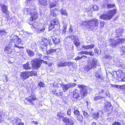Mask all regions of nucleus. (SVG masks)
<instances>
[{"instance_id":"63","label":"nucleus","mask_w":125,"mask_h":125,"mask_svg":"<svg viewBox=\"0 0 125 125\" xmlns=\"http://www.w3.org/2000/svg\"><path fill=\"white\" fill-rule=\"evenodd\" d=\"M31 122L32 124H35L36 125H37L38 124V123L37 122L33 121L32 122Z\"/></svg>"},{"instance_id":"56","label":"nucleus","mask_w":125,"mask_h":125,"mask_svg":"<svg viewBox=\"0 0 125 125\" xmlns=\"http://www.w3.org/2000/svg\"><path fill=\"white\" fill-rule=\"evenodd\" d=\"M113 125H121V124L119 122H115L113 123Z\"/></svg>"},{"instance_id":"47","label":"nucleus","mask_w":125,"mask_h":125,"mask_svg":"<svg viewBox=\"0 0 125 125\" xmlns=\"http://www.w3.org/2000/svg\"><path fill=\"white\" fill-rule=\"evenodd\" d=\"M115 73H114V74L115 75V74L116 77H118V78H119V77H120V73L118 71H115Z\"/></svg>"},{"instance_id":"28","label":"nucleus","mask_w":125,"mask_h":125,"mask_svg":"<svg viewBox=\"0 0 125 125\" xmlns=\"http://www.w3.org/2000/svg\"><path fill=\"white\" fill-rule=\"evenodd\" d=\"M50 23L52 24L54 26L59 25L58 21L56 19L52 20V21H51Z\"/></svg>"},{"instance_id":"23","label":"nucleus","mask_w":125,"mask_h":125,"mask_svg":"<svg viewBox=\"0 0 125 125\" xmlns=\"http://www.w3.org/2000/svg\"><path fill=\"white\" fill-rule=\"evenodd\" d=\"M2 11L5 13L6 14L8 12V7L5 5H2L1 6Z\"/></svg>"},{"instance_id":"4","label":"nucleus","mask_w":125,"mask_h":125,"mask_svg":"<svg viewBox=\"0 0 125 125\" xmlns=\"http://www.w3.org/2000/svg\"><path fill=\"white\" fill-rule=\"evenodd\" d=\"M125 40L122 38H119L117 41L113 39H110L108 40V43L109 45L111 47L115 48L117 45L120 43H122Z\"/></svg>"},{"instance_id":"14","label":"nucleus","mask_w":125,"mask_h":125,"mask_svg":"<svg viewBox=\"0 0 125 125\" xmlns=\"http://www.w3.org/2000/svg\"><path fill=\"white\" fill-rule=\"evenodd\" d=\"M20 76L21 78L24 80L29 77V72L28 71L23 72L21 73Z\"/></svg>"},{"instance_id":"40","label":"nucleus","mask_w":125,"mask_h":125,"mask_svg":"<svg viewBox=\"0 0 125 125\" xmlns=\"http://www.w3.org/2000/svg\"><path fill=\"white\" fill-rule=\"evenodd\" d=\"M109 0H104V4H102L103 6L105 7L106 5L109 3Z\"/></svg>"},{"instance_id":"61","label":"nucleus","mask_w":125,"mask_h":125,"mask_svg":"<svg viewBox=\"0 0 125 125\" xmlns=\"http://www.w3.org/2000/svg\"><path fill=\"white\" fill-rule=\"evenodd\" d=\"M100 74H99L98 72H96L95 74V76L96 78H97L98 77V76L100 75Z\"/></svg>"},{"instance_id":"9","label":"nucleus","mask_w":125,"mask_h":125,"mask_svg":"<svg viewBox=\"0 0 125 125\" xmlns=\"http://www.w3.org/2000/svg\"><path fill=\"white\" fill-rule=\"evenodd\" d=\"M90 64V65H88L87 67L88 70H91L93 68H95L96 66L99 65V62L96 60L94 59L91 62Z\"/></svg>"},{"instance_id":"1","label":"nucleus","mask_w":125,"mask_h":125,"mask_svg":"<svg viewBox=\"0 0 125 125\" xmlns=\"http://www.w3.org/2000/svg\"><path fill=\"white\" fill-rule=\"evenodd\" d=\"M99 23L98 20L94 19L83 21L81 25L83 26H86L89 30H92L94 28L98 26Z\"/></svg>"},{"instance_id":"19","label":"nucleus","mask_w":125,"mask_h":125,"mask_svg":"<svg viewBox=\"0 0 125 125\" xmlns=\"http://www.w3.org/2000/svg\"><path fill=\"white\" fill-rule=\"evenodd\" d=\"M31 20H35L38 18V15L37 13L35 12V10L34 12H33L31 14Z\"/></svg>"},{"instance_id":"7","label":"nucleus","mask_w":125,"mask_h":125,"mask_svg":"<svg viewBox=\"0 0 125 125\" xmlns=\"http://www.w3.org/2000/svg\"><path fill=\"white\" fill-rule=\"evenodd\" d=\"M78 87L81 89L80 94L82 96V98L86 96L87 94V86L79 84Z\"/></svg>"},{"instance_id":"20","label":"nucleus","mask_w":125,"mask_h":125,"mask_svg":"<svg viewBox=\"0 0 125 125\" xmlns=\"http://www.w3.org/2000/svg\"><path fill=\"white\" fill-rule=\"evenodd\" d=\"M5 51L7 54H11L12 51V48L10 47H6L5 49Z\"/></svg>"},{"instance_id":"26","label":"nucleus","mask_w":125,"mask_h":125,"mask_svg":"<svg viewBox=\"0 0 125 125\" xmlns=\"http://www.w3.org/2000/svg\"><path fill=\"white\" fill-rule=\"evenodd\" d=\"M58 10L56 9H52L51 11V15L53 17H55L57 15L56 12Z\"/></svg>"},{"instance_id":"13","label":"nucleus","mask_w":125,"mask_h":125,"mask_svg":"<svg viewBox=\"0 0 125 125\" xmlns=\"http://www.w3.org/2000/svg\"><path fill=\"white\" fill-rule=\"evenodd\" d=\"M118 71L120 75V77H119L118 79V80L119 81H125V74L123 73L122 70H119Z\"/></svg>"},{"instance_id":"53","label":"nucleus","mask_w":125,"mask_h":125,"mask_svg":"<svg viewBox=\"0 0 125 125\" xmlns=\"http://www.w3.org/2000/svg\"><path fill=\"white\" fill-rule=\"evenodd\" d=\"M84 57L83 55L81 57H80L79 56H78L77 58L75 59V60H80L81 59L83 58Z\"/></svg>"},{"instance_id":"11","label":"nucleus","mask_w":125,"mask_h":125,"mask_svg":"<svg viewBox=\"0 0 125 125\" xmlns=\"http://www.w3.org/2000/svg\"><path fill=\"white\" fill-rule=\"evenodd\" d=\"M35 8L34 6H31L29 8H26L24 9V13L26 15L29 14H30L35 11Z\"/></svg>"},{"instance_id":"37","label":"nucleus","mask_w":125,"mask_h":125,"mask_svg":"<svg viewBox=\"0 0 125 125\" xmlns=\"http://www.w3.org/2000/svg\"><path fill=\"white\" fill-rule=\"evenodd\" d=\"M74 45L76 47H77L80 44V43L79 41V40H75L74 42Z\"/></svg>"},{"instance_id":"15","label":"nucleus","mask_w":125,"mask_h":125,"mask_svg":"<svg viewBox=\"0 0 125 125\" xmlns=\"http://www.w3.org/2000/svg\"><path fill=\"white\" fill-rule=\"evenodd\" d=\"M79 91H75L73 93V97L74 98H76L77 100H79L82 99V96L80 95Z\"/></svg>"},{"instance_id":"8","label":"nucleus","mask_w":125,"mask_h":125,"mask_svg":"<svg viewBox=\"0 0 125 125\" xmlns=\"http://www.w3.org/2000/svg\"><path fill=\"white\" fill-rule=\"evenodd\" d=\"M61 86H62L63 90L64 92H65L69 88H72L76 85V84L74 83H67L66 84H60Z\"/></svg>"},{"instance_id":"55","label":"nucleus","mask_w":125,"mask_h":125,"mask_svg":"<svg viewBox=\"0 0 125 125\" xmlns=\"http://www.w3.org/2000/svg\"><path fill=\"white\" fill-rule=\"evenodd\" d=\"M117 85V86H116V87L118 88H125V85Z\"/></svg>"},{"instance_id":"54","label":"nucleus","mask_w":125,"mask_h":125,"mask_svg":"<svg viewBox=\"0 0 125 125\" xmlns=\"http://www.w3.org/2000/svg\"><path fill=\"white\" fill-rule=\"evenodd\" d=\"M100 25L101 27L103 28L104 25V23L103 21H101L100 22Z\"/></svg>"},{"instance_id":"60","label":"nucleus","mask_w":125,"mask_h":125,"mask_svg":"<svg viewBox=\"0 0 125 125\" xmlns=\"http://www.w3.org/2000/svg\"><path fill=\"white\" fill-rule=\"evenodd\" d=\"M98 49L96 48H95V49H94V52L97 54H98Z\"/></svg>"},{"instance_id":"43","label":"nucleus","mask_w":125,"mask_h":125,"mask_svg":"<svg viewBox=\"0 0 125 125\" xmlns=\"http://www.w3.org/2000/svg\"><path fill=\"white\" fill-rule=\"evenodd\" d=\"M67 28V25H64L63 27V29L62 31V34H64L65 33L66 31Z\"/></svg>"},{"instance_id":"25","label":"nucleus","mask_w":125,"mask_h":125,"mask_svg":"<svg viewBox=\"0 0 125 125\" xmlns=\"http://www.w3.org/2000/svg\"><path fill=\"white\" fill-rule=\"evenodd\" d=\"M90 114L92 116L94 119H96L99 117V113L98 112L91 113H90Z\"/></svg>"},{"instance_id":"21","label":"nucleus","mask_w":125,"mask_h":125,"mask_svg":"<svg viewBox=\"0 0 125 125\" xmlns=\"http://www.w3.org/2000/svg\"><path fill=\"white\" fill-rule=\"evenodd\" d=\"M39 3L41 5L46 6L48 5L47 0H38Z\"/></svg>"},{"instance_id":"33","label":"nucleus","mask_w":125,"mask_h":125,"mask_svg":"<svg viewBox=\"0 0 125 125\" xmlns=\"http://www.w3.org/2000/svg\"><path fill=\"white\" fill-rule=\"evenodd\" d=\"M78 120L81 122H82L83 120V118L82 115L80 114L76 116Z\"/></svg>"},{"instance_id":"39","label":"nucleus","mask_w":125,"mask_h":125,"mask_svg":"<svg viewBox=\"0 0 125 125\" xmlns=\"http://www.w3.org/2000/svg\"><path fill=\"white\" fill-rule=\"evenodd\" d=\"M83 113L84 116L85 118H87L89 116V115L85 111H83Z\"/></svg>"},{"instance_id":"35","label":"nucleus","mask_w":125,"mask_h":125,"mask_svg":"<svg viewBox=\"0 0 125 125\" xmlns=\"http://www.w3.org/2000/svg\"><path fill=\"white\" fill-rule=\"evenodd\" d=\"M74 114L76 117L80 114V112L78 110L75 109V108L74 109Z\"/></svg>"},{"instance_id":"12","label":"nucleus","mask_w":125,"mask_h":125,"mask_svg":"<svg viewBox=\"0 0 125 125\" xmlns=\"http://www.w3.org/2000/svg\"><path fill=\"white\" fill-rule=\"evenodd\" d=\"M62 120L66 125H74V122L68 118L63 117Z\"/></svg>"},{"instance_id":"24","label":"nucleus","mask_w":125,"mask_h":125,"mask_svg":"<svg viewBox=\"0 0 125 125\" xmlns=\"http://www.w3.org/2000/svg\"><path fill=\"white\" fill-rule=\"evenodd\" d=\"M12 122L14 123H15L16 124H19L21 122V119L17 117L14 118L12 121Z\"/></svg>"},{"instance_id":"29","label":"nucleus","mask_w":125,"mask_h":125,"mask_svg":"<svg viewBox=\"0 0 125 125\" xmlns=\"http://www.w3.org/2000/svg\"><path fill=\"white\" fill-rule=\"evenodd\" d=\"M56 49H54L52 48H51L47 52V54H52L56 52Z\"/></svg>"},{"instance_id":"10","label":"nucleus","mask_w":125,"mask_h":125,"mask_svg":"<svg viewBox=\"0 0 125 125\" xmlns=\"http://www.w3.org/2000/svg\"><path fill=\"white\" fill-rule=\"evenodd\" d=\"M37 100L36 97L35 96H30L29 98H27L24 100L25 103L26 104V101L29 102L33 105L35 104V101Z\"/></svg>"},{"instance_id":"3","label":"nucleus","mask_w":125,"mask_h":125,"mask_svg":"<svg viewBox=\"0 0 125 125\" xmlns=\"http://www.w3.org/2000/svg\"><path fill=\"white\" fill-rule=\"evenodd\" d=\"M116 12L115 9L110 10L108 11V13L107 14H103L100 16V18L101 19H103L104 20H110L112 18Z\"/></svg>"},{"instance_id":"17","label":"nucleus","mask_w":125,"mask_h":125,"mask_svg":"<svg viewBox=\"0 0 125 125\" xmlns=\"http://www.w3.org/2000/svg\"><path fill=\"white\" fill-rule=\"evenodd\" d=\"M124 31L123 29L119 28L117 30H116L115 36L116 37H119L121 36V35Z\"/></svg>"},{"instance_id":"2","label":"nucleus","mask_w":125,"mask_h":125,"mask_svg":"<svg viewBox=\"0 0 125 125\" xmlns=\"http://www.w3.org/2000/svg\"><path fill=\"white\" fill-rule=\"evenodd\" d=\"M9 41L10 45L11 46H12L14 43L13 46L14 47H15L19 49H22L23 48V47L19 46L20 44L22 45V44L21 43L22 40L17 36H14L11 39L9 40Z\"/></svg>"},{"instance_id":"38","label":"nucleus","mask_w":125,"mask_h":125,"mask_svg":"<svg viewBox=\"0 0 125 125\" xmlns=\"http://www.w3.org/2000/svg\"><path fill=\"white\" fill-rule=\"evenodd\" d=\"M97 78L98 80L100 82L103 81L104 79V78L103 77L102 75L101 74L98 76Z\"/></svg>"},{"instance_id":"34","label":"nucleus","mask_w":125,"mask_h":125,"mask_svg":"<svg viewBox=\"0 0 125 125\" xmlns=\"http://www.w3.org/2000/svg\"><path fill=\"white\" fill-rule=\"evenodd\" d=\"M7 33L5 29H2L0 30V35H1V36Z\"/></svg>"},{"instance_id":"27","label":"nucleus","mask_w":125,"mask_h":125,"mask_svg":"<svg viewBox=\"0 0 125 125\" xmlns=\"http://www.w3.org/2000/svg\"><path fill=\"white\" fill-rule=\"evenodd\" d=\"M23 68L25 70H27L31 69V67L29 66L28 62L23 65Z\"/></svg>"},{"instance_id":"45","label":"nucleus","mask_w":125,"mask_h":125,"mask_svg":"<svg viewBox=\"0 0 125 125\" xmlns=\"http://www.w3.org/2000/svg\"><path fill=\"white\" fill-rule=\"evenodd\" d=\"M103 98L102 96H96L94 97V100L95 101L98 100L99 99Z\"/></svg>"},{"instance_id":"46","label":"nucleus","mask_w":125,"mask_h":125,"mask_svg":"<svg viewBox=\"0 0 125 125\" xmlns=\"http://www.w3.org/2000/svg\"><path fill=\"white\" fill-rule=\"evenodd\" d=\"M54 26L51 23L50 25L49 26V27L48 29L49 31L51 30L54 27Z\"/></svg>"},{"instance_id":"41","label":"nucleus","mask_w":125,"mask_h":125,"mask_svg":"<svg viewBox=\"0 0 125 125\" xmlns=\"http://www.w3.org/2000/svg\"><path fill=\"white\" fill-rule=\"evenodd\" d=\"M107 7L108 9L111 8L115 6V5L113 4H106Z\"/></svg>"},{"instance_id":"30","label":"nucleus","mask_w":125,"mask_h":125,"mask_svg":"<svg viewBox=\"0 0 125 125\" xmlns=\"http://www.w3.org/2000/svg\"><path fill=\"white\" fill-rule=\"evenodd\" d=\"M52 39L53 42L55 44H58L60 42V39L58 38H55L53 37Z\"/></svg>"},{"instance_id":"32","label":"nucleus","mask_w":125,"mask_h":125,"mask_svg":"<svg viewBox=\"0 0 125 125\" xmlns=\"http://www.w3.org/2000/svg\"><path fill=\"white\" fill-rule=\"evenodd\" d=\"M49 7L50 8H52L55 7L56 5V2H52L49 1Z\"/></svg>"},{"instance_id":"51","label":"nucleus","mask_w":125,"mask_h":125,"mask_svg":"<svg viewBox=\"0 0 125 125\" xmlns=\"http://www.w3.org/2000/svg\"><path fill=\"white\" fill-rule=\"evenodd\" d=\"M4 121V119L2 117V115H1V113H0V124L2 122H3Z\"/></svg>"},{"instance_id":"36","label":"nucleus","mask_w":125,"mask_h":125,"mask_svg":"<svg viewBox=\"0 0 125 125\" xmlns=\"http://www.w3.org/2000/svg\"><path fill=\"white\" fill-rule=\"evenodd\" d=\"M29 73V76L33 75L35 76L37 74V72L35 71H32L31 72H28Z\"/></svg>"},{"instance_id":"5","label":"nucleus","mask_w":125,"mask_h":125,"mask_svg":"<svg viewBox=\"0 0 125 125\" xmlns=\"http://www.w3.org/2000/svg\"><path fill=\"white\" fill-rule=\"evenodd\" d=\"M42 62H44V61L42 60L36 59L32 60L31 62V63L34 69H37L40 67Z\"/></svg>"},{"instance_id":"18","label":"nucleus","mask_w":125,"mask_h":125,"mask_svg":"<svg viewBox=\"0 0 125 125\" xmlns=\"http://www.w3.org/2000/svg\"><path fill=\"white\" fill-rule=\"evenodd\" d=\"M68 62L60 61L57 63V65L59 67H62L67 66L68 64Z\"/></svg>"},{"instance_id":"57","label":"nucleus","mask_w":125,"mask_h":125,"mask_svg":"<svg viewBox=\"0 0 125 125\" xmlns=\"http://www.w3.org/2000/svg\"><path fill=\"white\" fill-rule=\"evenodd\" d=\"M71 109H68L67 111V115H70L71 114Z\"/></svg>"},{"instance_id":"48","label":"nucleus","mask_w":125,"mask_h":125,"mask_svg":"<svg viewBox=\"0 0 125 125\" xmlns=\"http://www.w3.org/2000/svg\"><path fill=\"white\" fill-rule=\"evenodd\" d=\"M69 37L72 40H75L76 39L75 36L73 35H70Z\"/></svg>"},{"instance_id":"31","label":"nucleus","mask_w":125,"mask_h":125,"mask_svg":"<svg viewBox=\"0 0 125 125\" xmlns=\"http://www.w3.org/2000/svg\"><path fill=\"white\" fill-rule=\"evenodd\" d=\"M26 52L30 56H34V52L30 50L27 49Z\"/></svg>"},{"instance_id":"16","label":"nucleus","mask_w":125,"mask_h":125,"mask_svg":"<svg viewBox=\"0 0 125 125\" xmlns=\"http://www.w3.org/2000/svg\"><path fill=\"white\" fill-rule=\"evenodd\" d=\"M42 41L45 42V44L44 45H42L41 47V49L44 52L47 49V44L46 43L48 41L47 39L44 38Z\"/></svg>"},{"instance_id":"42","label":"nucleus","mask_w":125,"mask_h":125,"mask_svg":"<svg viewBox=\"0 0 125 125\" xmlns=\"http://www.w3.org/2000/svg\"><path fill=\"white\" fill-rule=\"evenodd\" d=\"M57 115L59 119L61 118L63 116V114L61 112L58 113Z\"/></svg>"},{"instance_id":"62","label":"nucleus","mask_w":125,"mask_h":125,"mask_svg":"<svg viewBox=\"0 0 125 125\" xmlns=\"http://www.w3.org/2000/svg\"><path fill=\"white\" fill-rule=\"evenodd\" d=\"M9 16L8 15H6V19L5 20L8 21L9 20Z\"/></svg>"},{"instance_id":"49","label":"nucleus","mask_w":125,"mask_h":125,"mask_svg":"<svg viewBox=\"0 0 125 125\" xmlns=\"http://www.w3.org/2000/svg\"><path fill=\"white\" fill-rule=\"evenodd\" d=\"M120 49L123 52L125 53V45L124 46H122Z\"/></svg>"},{"instance_id":"22","label":"nucleus","mask_w":125,"mask_h":125,"mask_svg":"<svg viewBox=\"0 0 125 125\" xmlns=\"http://www.w3.org/2000/svg\"><path fill=\"white\" fill-rule=\"evenodd\" d=\"M94 47V44H92L90 45H83L82 46L83 48H84L86 50H87L89 49H91Z\"/></svg>"},{"instance_id":"59","label":"nucleus","mask_w":125,"mask_h":125,"mask_svg":"<svg viewBox=\"0 0 125 125\" xmlns=\"http://www.w3.org/2000/svg\"><path fill=\"white\" fill-rule=\"evenodd\" d=\"M73 27L72 26H71L70 28L69 29V31L70 32H73Z\"/></svg>"},{"instance_id":"50","label":"nucleus","mask_w":125,"mask_h":125,"mask_svg":"<svg viewBox=\"0 0 125 125\" xmlns=\"http://www.w3.org/2000/svg\"><path fill=\"white\" fill-rule=\"evenodd\" d=\"M98 7L96 5H94L93 7V8L94 10H97L98 9Z\"/></svg>"},{"instance_id":"58","label":"nucleus","mask_w":125,"mask_h":125,"mask_svg":"<svg viewBox=\"0 0 125 125\" xmlns=\"http://www.w3.org/2000/svg\"><path fill=\"white\" fill-rule=\"evenodd\" d=\"M105 107L106 108H109L111 107V104L110 103H109L108 104H106Z\"/></svg>"},{"instance_id":"44","label":"nucleus","mask_w":125,"mask_h":125,"mask_svg":"<svg viewBox=\"0 0 125 125\" xmlns=\"http://www.w3.org/2000/svg\"><path fill=\"white\" fill-rule=\"evenodd\" d=\"M61 13L62 15L66 16L67 15V14L66 11V10H62V9Z\"/></svg>"},{"instance_id":"52","label":"nucleus","mask_w":125,"mask_h":125,"mask_svg":"<svg viewBox=\"0 0 125 125\" xmlns=\"http://www.w3.org/2000/svg\"><path fill=\"white\" fill-rule=\"evenodd\" d=\"M38 85L39 86H40L41 87H44V84L42 82H41L40 83H39Z\"/></svg>"},{"instance_id":"64","label":"nucleus","mask_w":125,"mask_h":125,"mask_svg":"<svg viewBox=\"0 0 125 125\" xmlns=\"http://www.w3.org/2000/svg\"><path fill=\"white\" fill-rule=\"evenodd\" d=\"M91 125H96V123L95 122H93L91 124Z\"/></svg>"},{"instance_id":"6","label":"nucleus","mask_w":125,"mask_h":125,"mask_svg":"<svg viewBox=\"0 0 125 125\" xmlns=\"http://www.w3.org/2000/svg\"><path fill=\"white\" fill-rule=\"evenodd\" d=\"M32 24L33 27L35 29L37 30L38 32L39 33H41L43 32L44 30L45 29L43 27V25L41 24L34 22L33 23H32Z\"/></svg>"}]
</instances>
